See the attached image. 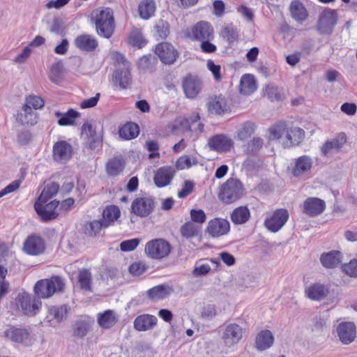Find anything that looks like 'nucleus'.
Listing matches in <instances>:
<instances>
[{"label":"nucleus","instance_id":"obj_1","mask_svg":"<svg viewBox=\"0 0 357 357\" xmlns=\"http://www.w3.org/2000/svg\"><path fill=\"white\" fill-rule=\"evenodd\" d=\"M271 140H278L284 148L298 145L305 137V132L298 127H288L284 122H280L269 128Z\"/></svg>","mask_w":357,"mask_h":357},{"label":"nucleus","instance_id":"obj_2","mask_svg":"<svg viewBox=\"0 0 357 357\" xmlns=\"http://www.w3.org/2000/svg\"><path fill=\"white\" fill-rule=\"evenodd\" d=\"M92 18L94 20L98 34L109 38L115 26L112 10L109 8L96 10L92 13Z\"/></svg>","mask_w":357,"mask_h":357},{"label":"nucleus","instance_id":"obj_3","mask_svg":"<svg viewBox=\"0 0 357 357\" xmlns=\"http://www.w3.org/2000/svg\"><path fill=\"white\" fill-rule=\"evenodd\" d=\"M243 194V185L236 178H229L225 182L219 192V199L226 204H231L238 199Z\"/></svg>","mask_w":357,"mask_h":357},{"label":"nucleus","instance_id":"obj_4","mask_svg":"<svg viewBox=\"0 0 357 357\" xmlns=\"http://www.w3.org/2000/svg\"><path fill=\"white\" fill-rule=\"evenodd\" d=\"M144 251L149 258L160 259L169 255L171 251V245L162 238H156L149 241L146 244Z\"/></svg>","mask_w":357,"mask_h":357},{"label":"nucleus","instance_id":"obj_5","mask_svg":"<svg viewBox=\"0 0 357 357\" xmlns=\"http://www.w3.org/2000/svg\"><path fill=\"white\" fill-rule=\"evenodd\" d=\"M243 328L236 324H229L221 328V338L227 347L236 345L242 338Z\"/></svg>","mask_w":357,"mask_h":357},{"label":"nucleus","instance_id":"obj_6","mask_svg":"<svg viewBox=\"0 0 357 357\" xmlns=\"http://www.w3.org/2000/svg\"><path fill=\"white\" fill-rule=\"evenodd\" d=\"M347 142L345 133L340 132L333 138L326 140L321 146L320 152L322 156L328 157L334 153L341 151Z\"/></svg>","mask_w":357,"mask_h":357},{"label":"nucleus","instance_id":"obj_7","mask_svg":"<svg viewBox=\"0 0 357 357\" xmlns=\"http://www.w3.org/2000/svg\"><path fill=\"white\" fill-rule=\"evenodd\" d=\"M155 208L154 199L150 196L137 197L132 203L131 212L137 216L144 218L149 216Z\"/></svg>","mask_w":357,"mask_h":357},{"label":"nucleus","instance_id":"obj_8","mask_svg":"<svg viewBox=\"0 0 357 357\" xmlns=\"http://www.w3.org/2000/svg\"><path fill=\"white\" fill-rule=\"evenodd\" d=\"M289 217V212L284 208L275 210L267 217L264 225L271 232H277L285 225Z\"/></svg>","mask_w":357,"mask_h":357},{"label":"nucleus","instance_id":"obj_9","mask_svg":"<svg viewBox=\"0 0 357 357\" xmlns=\"http://www.w3.org/2000/svg\"><path fill=\"white\" fill-rule=\"evenodd\" d=\"M17 305L24 314L33 316L39 311L41 302L29 294L22 293L17 297Z\"/></svg>","mask_w":357,"mask_h":357},{"label":"nucleus","instance_id":"obj_10","mask_svg":"<svg viewBox=\"0 0 357 357\" xmlns=\"http://www.w3.org/2000/svg\"><path fill=\"white\" fill-rule=\"evenodd\" d=\"M155 53L163 63L168 65L173 64L178 56V52L175 47L167 42L158 44Z\"/></svg>","mask_w":357,"mask_h":357},{"label":"nucleus","instance_id":"obj_11","mask_svg":"<svg viewBox=\"0 0 357 357\" xmlns=\"http://www.w3.org/2000/svg\"><path fill=\"white\" fill-rule=\"evenodd\" d=\"M190 36L192 39L199 42L213 40L214 30L208 22L200 21L192 27Z\"/></svg>","mask_w":357,"mask_h":357},{"label":"nucleus","instance_id":"obj_12","mask_svg":"<svg viewBox=\"0 0 357 357\" xmlns=\"http://www.w3.org/2000/svg\"><path fill=\"white\" fill-rule=\"evenodd\" d=\"M45 203L36 202L34 208L43 221L55 219L59 215L58 206L59 202L54 200L44 205Z\"/></svg>","mask_w":357,"mask_h":357},{"label":"nucleus","instance_id":"obj_13","mask_svg":"<svg viewBox=\"0 0 357 357\" xmlns=\"http://www.w3.org/2000/svg\"><path fill=\"white\" fill-rule=\"evenodd\" d=\"M82 136L86 146L91 150L97 149L100 145V137L97 134L95 125L91 122H86L82 125Z\"/></svg>","mask_w":357,"mask_h":357},{"label":"nucleus","instance_id":"obj_14","mask_svg":"<svg viewBox=\"0 0 357 357\" xmlns=\"http://www.w3.org/2000/svg\"><path fill=\"white\" fill-rule=\"evenodd\" d=\"M337 23V13L335 10L326 9L320 15L318 22V29L324 34L332 32Z\"/></svg>","mask_w":357,"mask_h":357},{"label":"nucleus","instance_id":"obj_15","mask_svg":"<svg viewBox=\"0 0 357 357\" xmlns=\"http://www.w3.org/2000/svg\"><path fill=\"white\" fill-rule=\"evenodd\" d=\"M230 224L227 220L221 218H215L208 222L206 231L213 237L218 238L229 233Z\"/></svg>","mask_w":357,"mask_h":357},{"label":"nucleus","instance_id":"obj_16","mask_svg":"<svg viewBox=\"0 0 357 357\" xmlns=\"http://www.w3.org/2000/svg\"><path fill=\"white\" fill-rule=\"evenodd\" d=\"M45 250V241L38 235L27 237L23 244V250L29 255H40Z\"/></svg>","mask_w":357,"mask_h":357},{"label":"nucleus","instance_id":"obj_17","mask_svg":"<svg viewBox=\"0 0 357 357\" xmlns=\"http://www.w3.org/2000/svg\"><path fill=\"white\" fill-rule=\"evenodd\" d=\"M182 87L185 96L193 99L201 92L202 81L197 76L189 75L183 79Z\"/></svg>","mask_w":357,"mask_h":357},{"label":"nucleus","instance_id":"obj_18","mask_svg":"<svg viewBox=\"0 0 357 357\" xmlns=\"http://www.w3.org/2000/svg\"><path fill=\"white\" fill-rule=\"evenodd\" d=\"M72 154V146L66 141H58L53 146V158L56 162L64 163L71 158Z\"/></svg>","mask_w":357,"mask_h":357},{"label":"nucleus","instance_id":"obj_19","mask_svg":"<svg viewBox=\"0 0 357 357\" xmlns=\"http://www.w3.org/2000/svg\"><path fill=\"white\" fill-rule=\"evenodd\" d=\"M176 174L173 167L164 166L155 171L153 181L158 188H163L170 184Z\"/></svg>","mask_w":357,"mask_h":357},{"label":"nucleus","instance_id":"obj_20","mask_svg":"<svg viewBox=\"0 0 357 357\" xmlns=\"http://www.w3.org/2000/svg\"><path fill=\"white\" fill-rule=\"evenodd\" d=\"M336 333L343 344H350L356 337V326L353 322H341L336 328Z\"/></svg>","mask_w":357,"mask_h":357},{"label":"nucleus","instance_id":"obj_21","mask_svg":"<svg viewBox=\"0 0 357 357\" xmlns=\"http://www.w3.org/2000/svg\"><path fill=\"white\" fill-rule=\"evenodd\" d=\"M211 149L218 152H228L234 146L233 140L225 135H216L208 140Z\"/></svg>","mask_w":357,"mask_h":357},{"label":"nucleus","instance_id":"obj_22","mask_svg":"<svg viewBox=\"0 0 357 357\" xmlns=\"http://www.w3.org/2000/svg\"><path fill=\"white\" fill-rule=\"evenodd\" d=\"M68 310V307L66 305L50 307L46 316L47 321L49 322L51 326L61 323L66 319Z\"/></svg>","mask_w":357,"mask_h":357},{"label":"nucleus","instance_id":"obj_23","mask_svg":"<svg viewBox=\"0 0 357 357\" xmlns=\"http://www.w3.org/2000/svg\"><path fill=\"white\" fill-rule=\"evenodd\" d=\"M328 294V287L321 283L312 284L305 289V296L312 301H321Z\"/></svg>","mask_w":357,"mask_h":357},{"label":"nucleus","instance_id":"obj_24","mask_svg":"<svg viewBox=\"0 0 357 357\" xmlns=\"http://www.w3.org/2000/svg\"><path fill=\"white\" fill-rule=\"evenodd\" d=\"M4 336L17 343L28 344L30 342V334L25 328L10 327L4 331Z\"/></svg>","mask_w":357,"mask_h":357},{"label":"nucleus","instance_id":"obj_25","mask_svg":"<svg viewBox=\"0 0 357 357\" xmlns=\"http://www.w3.org/2000/svg\"><path fill=\"white\" fill-rule=\"evenodd\" d=\"M74 44L81 51L87 52L94 51L98 45L96 38L89 34H82L77 36Z\"/></svg>","mask_w":357,"mask_h":357},{"label":"nucleus","instance_id":"obj_26","mask_svg":"<svg viewBox=\"0 0 357 357\" xmlns=\"http://www.w3.org/2000/svg\"><path fill=\"white\" fill-rule=\"evenodd\" d=\"M325 208V202L317 197H309L303 204L304 212L310 216L321 214Z\"/></svg>","mask_w":357,"mask_h":357},{"label":"nucleus","instance_id":"obj_27","mask_svg":"<svg viewBox=\"0 0 357 357\" xmlns=\"http://www.w3.org/2000/svg\"><path fill=\"white\" fill-rule=\"evenodd\" d=\"M312 159L308 155L298 158L295 160L292 174L298 177L308 173L312 169Z\"/></svg>","mask_w":357,"mask_h":357},{"label":"nucleus","instance_id":"obj_28","mask_svg":"<svg viewBox=\"0 0 357 357\" xmlns=\"http://www.w3.org/2000/svg\"><path fill=\"white\" fill-rule=\"evenodd\" d=\"M157 318L151 314H141L134 321V328L138 331H146L152 329L157 324Z\"/></svg>","mask_w":357,"mask_h":357},{"label":"nucleus","instance_id":"obj_29","mask_svg":"<svg viewBox=\"0 0 357 357\" xmlns=\"http://www.w3.org/2000/svg\"><path fill=\"white\" fill-rule=\"evenodd\" d=\"M113 80L115 84L121 89L127 88L131 83L130 68L118 67L113 75Z\"/></svg>","mask_w":357,"mask_h":357},{"label":"nucleus","instance_id":"obj_30","mask_svg":"<svg viewBox=\"0 0 357 357\" xmlns=\"http://www.w3.org/2000/svg\"><path fill=\"white\" fill-rule=\"evenodd\" d=\"M321 264L326 268H333L342 261V254L339 251H331L323 253L320 257Z\"/></svg>","mask_w":357,"mask_h":357},{"label":"nucleus","instance_id":"obj_31","mask_svg":"<svg viewBox=\"0 0 357 357\" xmlns=\"http://www.w3.org/2000/svg\"><path fill=\"white\" fill-rule=\"evenodd\" d=\"M257 88V80L253 75L245 74L241 77L239 90L242 94L250 95L255 91Z\"/></svg>","mask_w":357,"mask_h":357},{"label":"nucleus","instance_id":"obj_32","mask_svg":"<svg viewBox=\"0 0 357 357\" xmlns=\"http://www.w3.org/2000/svg\"><path fill=\"white\" fill-rule=\"evenodd\" d=\"M121 215V211L116 206L109 205L105 207L102 212L103 225L105 227H108L109 226L114 224Z\"/></svg>","mask_w":357,"mask_h":357},{"label":"nucleus","instance_id":"obj_33","mask_svg":"<svg viewBox=\"0 0 357 357\" xmlns=\"http://www.w3.org/2000/svg\"><path fill=\"white\" fill-rule=\"evenodd\" d=\"M118 321V317L112 310H105L98 315V323L102 328H110L115 325Z\"/></svg>","mask_w":357,"mask_h":357},{"label":"nucleus","instance_id":"obj_34","mask_svg":"<svg viewBox=\"0 0 357 357\" xmlns=\"http://www.w3.org/2000/svg\"><path fill=\"white\" fill-rule=\"evenodd\" d=\"M55 116L58 118V124L61 126H73L75 120L79 116V113L73 109L66 112H55Z\"/></svg>","mask_w":357,"mask_h":357},{"label":"nucleus","instance_id":"obj_35","mask_svg":"<svg viewBox=\"0 0 357 357\" xmlns=\"http://www.w3.org/2000/svg\"><path fill=\"white\" fill-rule=\"evenodd\" d=\"M208 111L211 114H222L227 111L226 100L220 96L211 99L208 103Z\"/></svg>","mask_w":357,"mask_h":357},{"label":"nucleus","instance_id":"obj_36","mask_svg":"<svg viewBox=\"0 0 357 357\" xmlns=\"http://www.w3.org/2000/svg\"><path fill=\"white\" fill-rule=\"evenodd\" d=\"M274 337L270 331H261L256 337V347L263 351L268 349L273 344Z\"/></svg>","mask_w":357,"mask_h":357},{"label":"nucleus","instance_id":"obj_37","mask_svg":"<svg viewBox=\"0 0 357 357\" xmlns=\"http://www.w3.org/2000/svg\"><path fill=\"white\" fill-rule=\"evenodd\" d=\"M90 326V319L86 317H81L73 324V335L75 337H83L87 334Z\"/></svg>","mask_w":357,"mask_h":357},{"label":"nucleus","instance_id":"obj_38","mask_svg":"<svg viewBox=\"0 0 357 357\" xmlns=\"http://www.w3.org/2000/svg\"><path fill=\"white\" fill-rule=\"evenodd\" d=\"M291 17L297 22H303L307 17V12L303 3L298 1H293L289 6Z\"/></svg>","mask_w":357,"mask_h":357},{"label":"nucleus","instance_id":"obj_39","mask_svg":"<svg viewBox=\"0 0 357 357\" xmlns=\"http://www.w3.org/2000/svg\"><path fill=\"white\" fill-rule=\"evenodd\" d=\"M173 288L168 284L155 286L148 291L149 296L153 300H161L169 296Z\"/></svg>","mask_w":357,"mask_h":357},{"label":"nucleus","instance_id":"obj_40","mask_svg":"<svg viewBox=\"0 0 357 357\" xmlns=\"http://www.w3.org/2000/svg\"><path fill=\"white\" fill-rule=\"evenodd\" d=\"M138 11L142 19H149L154 15L155 11L154 0H142L139 4Z\"/></svg>","mask_w":357,"mask_h":357},{"label":"nucleus","instance_id":"obj_41","mask_svg":"<svg viewBox=\"0 0 357 357\" xmlns=\"http://www.w3.org/2000/svg\"><path fill=\"white\" fill-rule=\"evenodd\" d=\"M250 213L248 207L239 206L231 214V220L235 225H243L250 218Z\"/></svg>","mask_w":357,"mask_h":357},{"label":"nucleus","instance_id":"obj_42","mask_svg":"<svg viewBox=\"0 0 357 357\" xmlns=\"http://www.w3.org/2000/svg\"><path fill=\"white\" fill-rule=\"evenodd\" d=\"M139 130L138 126L135 123H128L120 128L119 133L120 137L129 140L137 137Z\"/></svg>","mask_w":357,"mask_h":357},{"label":"nucleus","instance_id":"obj_43","mask_svg":"<svg viewBox=\"0 0 357 357\" xmlns=\"http://www.w3.org/2000/svg\"><path fill=\"white\" fill-rule=\"evenodd\" d=\"M17 121L24 125H35L37 123L36 114L31 109L22 107V112L17 115Z\"/></svg>","mask_w":357,"mask_h":357},{"label":"nucleus","instance_id":"obj_44","mask_svg":"<svg viewBox=\"0 0 357 357\" xmlns=\"http://www.w3.org/2000/svg\"><path fill=\"white\" fill-rule=\"evenodd\" d=\"M256 130L254 123L246 121L239 126L236 131V138L240 141H245L251 137Z\"/></svg>","mask_w":357,"mask_h":357},{"label":"nucleus","instance_id":"obj_45","mask_svg":"<svg viewBox=\"0 0 357 357\" xmlns=\"http://www.w3.org/2000/svg\"><path fill=\"white\" fill-rule=\"evenodd\" d=\"M59 185L58 183L52 182L45 185L37 202L46 203L58 192Z\"/></svg>","mask_w":357,"mask_h":357},{"label":"nucleus","instance_id":"obj_46","mask_svg":"<svg viewBox=\"0 0 357 357\" xmlns=\"http://www.w3.org/2000/svg\"><path fill=\"white\" fill-rule=\"evenodd\" d=\"M124 168V162L119 158L109 160L106 165V171L109 176H116L121 173Z\"/></svg>","mask_w":357,"mask_h":357},{"label":"nucleus","instance_id":"obj_47","mask_svg":"<svg viewBox=\"0 0 357 357\" xmlns=\"http://www.w3.org/2000/svg\"><path fill=\"white\" fill-rule=\"evenodd\" d=\"M264 140L259 137H255L244 146V151L247 155H256L263 147Z\"/></svg>","mask_w":357,"mask_h":357},{"label":"nucleus","instance_id":"obj_48","mask_svg":"<svg viewBox=\"0 0 357 357\" xmlns=\"http://www.w3.org/2000/svg\"><path fill=\"white\" fill-rule=\"evenodd\" d=\"M128 42L129 45L137 48H142L146 43L141 30L138 29H133L131 31Z\"/></svg>","mask_w":357,"mask_h":357},{"label":"nucleus","instance_id":"obj_49","mask_svg":"<svg viewBox=\"0 0 357 357\" xmlns=\"http://www.w3.org/2000/svg\"><path fill=\"white\" fill-rule=\"evenodd\" d=\"M49 288L50 284L47 279H45L40 280L36 282L34 290L38 296L43 298H47L53 295V291H51Z\"/></svg>","mask_w":357,"mask_h":357},{"label":"nucleus","instance_id":"obj_50","mask_svg":"<svg viewBox=\"0 0 357 357\" xmlns=\"http://www.w3.org/2000/svg\"><path fill=\"white\" fill-rule=\"evenodd\" d=\"M197 164V160L195 157H190L187 155L181 156L176 162L175 166L178 170L189 169L192 165Z\"/></svg>","mask_w":357,"mask_h":357},{"label":"nucleus","instance_id":"obj_51","mask_svg":"<svg viewBox=\"0 0 357 357\" xmlns=\"http://www.w3.org/2000/svg\"><path fill=\"white\" fill-rule=\"evenodd\" d=\"M101 220H93L87 222L84 226V232L90 236H96L102 228H105Z\"/></svg>","mask_w":357,"mask_h":357},{"label":"nucleus","instance_id":"obj_52","mask_svg":"<svg viewBox=\"0 0 357 357\" xmlns=\"http://www.w3.org/2000/svg\"><path fill=\"white\" fill-rule=\"evenodd\" d=\"M78 281L82 289L91 290V274L89 271L86 269L80 271Z\"/></svg>","mask_w":357,"mask_h":357},{"label":"nucleus","instance_id":"obj_53","mask_svg":"<svg viewBox=\"0 0 357 357\" xmlns=\"http://www.w3.org/2000/svg\"><path fill=\"white\" fill-rule=\"evenodd\" d=\"M199 228L192 222H187L181 228L183 236L189 238L197 235Z\"/></svg>","mask_w":357,"mask_h":357},{"label":"nucleus","instance_id":"obj_54","mask_svg":"<svg viewBox=\"0 0 357 357\" xmlns=\"http://www.w3.org/2000/svg\"><path fill=\"white\" fill-rule=\"evenodd\" d=\"M47 280L50 284L49 289L51 291H53V294L63 291L65 283L61 278L54 276L50 279H47Z\"/></svg>","mask_w":357,"mask_h":357},{"label":"nucleus","instance_id":"obj_55","mask_svg":"<svg viewBox=\"0 0 357 357\" xmlns=\"http://www.w3.org/2000/svg\"><path fill=\"white\" fill-rule=\"evenodd\" d=\"M155 35L160 39L167 37L169 33V26L167 22L159 20L155 26Z\"/></svg>","mask_w":357,"mask_h":357},{"label":"nucleus","instance_id":"obj_56","mask_svg":"<svg viewBox=\"0 0 357 357\" xmlns=\"http://www.w3.org/2000/svg\"><path fill=\"white\" fill-rule=\"evenodd\" d=\"M44 106V100L39 96H29L26 98L23 107L30 109H38Z\"/></svg>","mask_w":357,"mask_h":357},{"label":"nucleus","instance_id":"obj_57","mask_svg":"<svg viewBox=\"0 0 357 357\" xmlns=\"http://www.w3.org/2000/svg\"><path fill=\"white\" fill-rule=\"evenodd\" d=\"M63 73V65L61 63H56L50 68L49 77L54 83H59L61 79Z\"/></svg>","mask_w":357,"mask_h":357},{"label":"nucleus","instance_id":"obj_58","mask_svg":"<svg viewBox=\"0 0 357 357\" xmlns=\"http://www.w3.org/2000/svg\"><path fill=\"white\" fill-rule=\"evenodd\" d=\"M211 270V266L202 261L195 264L192 274L195 277H200L207 275Z\"/></svg>","mask_w":357,"mask_h":357},{"label":"nucleus","instance_id":"obj_59","mask_svg":"<svg viewBox=\"0 0 357 357\" xmlns=\"http://www.w3.org/2000/svg\"><path fill=\"white\" fill-rule=\"evenodd\" d=\"M264 96L271 100L280 98V90L278 87L271 84H268L264 89Z\"/></svg>","mask_w":357,"mask_h":357},{"label":"nucleus","instance_id":"obj_60","mask_svg":"<svg viewBox=\"0 0 357 357\" xmlns=\"http://www.w3.org/2000/svg\"><path fill=\"white\" fill-rule=\"evenodd\" d=\"M191 220L193 223L204 224L206 220V215L202 209H192L190 212Z\"/></svg>","mask_w":357,"mask_h":357},{"label":"nucleus","instance_id":"obj_61","mask_svg":"<svg viewBox=\"0 0 357 357\" xmlns=\"http://www.w3.org/2000/svg\"><path fill=\"white\" fill-rule=\"evenodd\" d=\"M111 58L116 63V68L118 67L130 68V63L126 59L125 56L122 54L118 52H111Z\"/></svg>","mask_w":357,"mask_h":357},{"label":"nucleus","instance_id":"obj_62","mask_svg":"<svg viewBox=\"0 0 357 357\" xmlns=\"http://www.w3.org/2000/svg\"><path fill=\"white\" fill-rule=\"evenodd\" d=\"M343 271L350 277L357 278V259H353L344 264Z\"/></svg>","mask_w":357,"mask_h":357},{"label":"nucleus","instance_id":"obj_63","mask_svg":"<svg viewBox=\"0 0 357 357\" xmlns=\"http://www.w3.org/2000/svg\"><path fill=\"white\" fill-rule=\"evenodd\" d=\"M207 68L210 70L216 81H220L222 78L220 65L215 64L213 61L209 59L206 63Z\"/></svg>","mask_w":357,"mask_h":357},{"label":"nucleus","instance_id":"obj_64","mask_svg":"<svg viewBox=\"0 0 357 357\" xmlns=\"http://www.w3.org/2000/svg\"><path fill=\"white\" fill-rule=\"evenodd\" d=\"M139 243L138 238L123 241L120 244L121 250L123 252H130L135 250Z\"/></svg>","mask_w":357,"mask_h":357}]
</instances>
